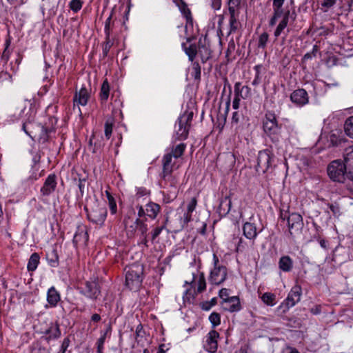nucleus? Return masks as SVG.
<instances>
[{"instance_id":"1","label":"nucleus","mask_w":353,"mask_h":353,"mask_svg":"<svg viewBox=\"0 0 353 353\" xmlns=\"http://www.w3.org/2000/svg\"><path fill=\"white\" fill-rule=\"evenodd\" d=\"M186 148V145L181 143L175 146H173L171 150L165 154L161 159L162 172L160 174V177L162 181L165 183H169L170 186L174 187L177 183L175 176L172 175L174 162L172 161V158L178 159L181 157Z\"/></svg>"},{"instance_id":"2","label":"nucleus","mask_w":353,"mask_h":353,"mask_svg":"<svg viewBox=\"0 0 353 353\" xmlns=\"http://www.w3.org/2000/svg\"><path fill=\"white\" fill-rule=\"evenodd\" d=\"M348 168L341 160L332 161L327 167L329 177L334 181L343 183L345 179L353 181V170L347 172Z\"/></svg>"},{"instance_id":"3","label":"nucleus","mask_w":353,"mask_h":353,"mask_svg":"<svg viewBox=\"0 0 353 353\" xmlns=\"http://www.w3.org/2000/svg\"><path fill=\"white\" fill-rule=\"evenodd\" d=\"M143 266L133 263L125 268V285L131 290H137L142 283Z\"/></svg>"},{"instance_id":"4","label":"nucleus","mask_w":353,"mask_h":353,"mask_svg":"<svg viewBox=\"0 0 353 353\" xmlns=\"http://www.w3.org/2000/svg\"><path fill=\"white\" fill-rule=\"evenodd\" d=\"M264 132L274 143L278 142L280 138L281 125L278 124L276 117L273 112L268 111L263 121Z\"/></svg>"},{"instance_id":"5","label":"nucleus","mask_w":353,"mask_h":353,"mask_svg":"<svg viewBox=\"0 0 353 353\" xmlns=\"http://www.w3.org/2000/svg\"><path fill=\"white\" fill-rule=\"evenodd\" d=\"M213 268L210 270L209 276V282L212 285H221L227 279L228 269L222 265L218 256L214 253L212 256Z\"/></svg>"},{"instance_id":"6","label":"nucleus","mask_w":353,"mask_h":353,"mask_svg":"<svg viewBox=\"0 0 353 353\" xmlns=\"http://www.w3.org/2000/svg\"><path fill=\"white\" fill-rule=\"evenodd\" d=\"M192 118V112H185L179 117L175 124L176 139L177 140H185L188 138Z\"/></svg>"},{"instance_id":"7","label":"nucleus","mask_w":353,"mask_h":353,"mask_svg":"<svg viewBox=\"0 0 353 353\" xmlns=\"http://www.w3.org/2000/svg\"><path fill=\"white\" fill-rule=\"evenodd\" d=\"M84 210L87 212V216L90 221L99 225H103L108 212L106 208L101 205L97 200L93 203V205L90 209L85 206Z\"/></svg>"},{"instance_id":"8","label":"nucleus","mask_w":353,"mask_h":353,"mask_svg":"<svg viewBox=\"0 0 353 353\" xmlns=\"http://www.w3.org/2000/svg\"><path fill=\"white\" fill-rule=\"evenodd\" d=\"M273 157L268 150H261L257 157L256 171L265 173L271 168Z\"/></svg>"},{"instance_id":"9","label":"nucleus","mask_w":353,"mask_h":353,"mask_svg":"<svg viewBox=\"0 0 353 353\" xmlns=\"http://www.w3.org/2000/svg\"><path fill=\"white\" fill-rule=\"evenodd\" d=\"M141 219L135 216L133 209L129 210L123 218V223L128 236H133L137 229V225Z\"/></svg>"},{"instance_id":"10","label":"nucleus","mask_w":353,"mask_h":353,"mask_svg":"<svg viewBox=\"0 0 353 353\" xmlns=\"http://www.w3.org/2000/svg\"><path fill=\"white\" fill-rule=\"evenodd\" d=\"M301 296V289L299 286H294L289 292L287 298L282 303L281 307H284L283 312L288 310L300 301Z\"/></svg>"},{"instance_id":"11","label":"nucleus","mask_w":353,"mask_h":353,"mask_svg":"<svg viewBox=\"0 0 353 353\" xmlns=\"http://www.w3.org/2000/svg\"><path fill=\"white\" fill-rule=\"evenodd\" d=\"M90 97V94L85 87H82L79 91L76 92L73 99V110L75 111L77 110L78 112L81 114L79 105H86Z\"/></svg>"},{"instance_id":"12","label":"nucleus","mask_w":353,"mask_h":353,"mask_svg":"<svg viewBox=\"0 0 353 353\" xmlns=\"http://www.w3.org/2000/svg\"><path fill=\"white\" fill-rule=\"evenodd\" d=\"M57 185V176L54 174H49L40 189L41 196L43 198L50 196L55 191Z\"/></svg>"},{"instance_id":"13","label":"nucleus","mask_w":353,"mask_h":353,"mask_svg":"<svg viewBox=\"0 0 353 353\" xmlns=\"http://www.w3.org/2000/svg\"><path fill=\"white\" fill-rule=\"evenodd\" d=\"M197 53L201 61L205 63L212 57V50L209 41L206 37L200 38L198 41Z\"/></svg>"},{"instance_id":"14","label":"nucleus","mask_w":353,"mask_h":353,"mask_svg":"<svg viewBox=\"0 0 353 353\" xmlns=\"http://www.w3.org/2000/svg\"><path fill=\"white\" fill-rule=\"evenodd\" d=\"M290 100L296 106L302 107L309 103L308 94L304 89H297L290 94Z\"/></svg>"},{"instance_id":"15","label":"nucleus","mask_w":353,"mask_h":353,"mask_svg":"<svg viewBox=\"0 0 353 353\" xmlns=\"http://www.w3.org/2000/svg\"><path fill=\"white\" fill-rule=\"evenodd\" d=\"M82 293L86 297L96 300L99 296L101 290L97 283L94 281H86L85 284V289Z\"/></svg>"},{"instance_id":"16","label":"nucleus","mask_w":353,"mask_h":353,"mask_svg":"<svg viewBox=\"0 0 353 353\" xmlns=\"http://www.w3.org/2000/svg\"><path fill=\"white\" fill-rule=\"evenodd\" d=\"M289 232L292 235L294 232L299 231L303 226V218L298 213H292L288 216Z\"/></svg>"},{"instance_id":"17","label":"nucleus","mask_w":353,"mask_h":353,"mask_svg":"<svg viewBox=\"0 0 353 353\" xmlns=\"http://www.w3.org/2000/svg\"><path fill=\"white\" fill-rule=\"evenodd\" d=\"M219 334L216 330H211L206 336L205 348L207 351L214 353L217 350L218 343L217 339Z\"/></svg>"},{"instance_id":"18","label":"nucleus","mask_w":353,"mask_h":353,"mask_svg":"<svg viewBox=\"0 0 353 353\" xmlns=\"http://www.w3.org/2000/svg\"><path fill=\"white\" fill-rule=\"evenodd\" d=\"M222 307L225 310L230 312H238L241 308L239 299L236 296H231L227 301H223Z\"/></svg>"},{"instance_id":"19","label":"nucleus","mask_w":353,"mask_h":353,"mask_svg":"<svg viewBox=\"0 0 353 353\" xmlns=\"http://www.w3.org/2000/svg\"><path fill=\"white\" fill-rule=\"evenodd\" d=\"M243 234L245 238L251 240L254 243V240L258 235L256 225L253 223L245 222L243 226Z\"/></svg>"},{"instance_id":"20","label":"nucleus","mask_w":353,"mask_h":353,"mask_svg":"<svg viewBox=\"0 0 353 353\" xmlns=\"http://www.w3.org/2000/svg\"><path fill=\"white\" fill-rule=\"evenodd\" d=\"M43 333L46 335V339L47 341L57 339L61 336V331L59 325L53 323H51L49 325V327L46 329Z\"/></svg>"},{"instance_id":"21","label":"nucleus","mask_w":353,"mask_h":353,"mask_svg":"<svg viewBox=\"0 0 353 353\" xmlns=\"http://www.w3.org/2000/svg\"><path fill=\"white\" fill-rule=\"evenodd\" d=\"M61 300L59 292L54 286L50 288L47 292V301L50 307H54Z\"/></svg>"},{"instance_id":"22","label":"nucleus","mask_w":353,"mask_h":353,"mask_svg":"<svg viewBox=\"0 0 353 353\" xmlns=\"http://www.w3.org/2000/svg\"><path fill=\"white\" fill-rule=\"evenodd\" d=\"M160 210V205L154 202H149L145 205L146 215L152 219H156Z\"/></svg>"},{"instance_id":"23","label":"nucleus","mask_w":353,"mask_h":353,"mask_svg":"<svg viewBox=\"0 0 353 353\" xmlns=\"http://www.w3.org/2000/svg\"><path fill=\"white\" fill-rule=\"evenodd\" d=\"M293 267V261L288 256H281L279 261V268L281 270L288 272H290Z\"/></svg>"},{"instance_id":"24","label":"nucleus","mask_w":353,"mask_h":353,"mask_svg":"<svg viewBox=\"0 0 353 353\" xmlns=\"http://www.w3.org/2000/svg\"><path fill=\"white\" fill-rule=\"evenodd\" d=\"M181 12L186 19L185 31L186 34L189 35V32L190 31V29H192V28H193V20H192V17L191 16V12L190 10V9L188 8H187L186 6H184L181 8Z\"/></svg>"},{"instance_id":"25","label":"nucleus","mask_w":353,"mask_h":353,"mask_svg":"<svg viewBox=\"0 0 353 353\" xmlns=\"http://www.w3.org/2000/svg\"><path fill=\"white\" fill-rule=\"evenodd\" d=\"M244 119L243 115L238 111H235L232 114L231 125L234 128L236 132L241 130V123Z\"/></svg>"},{"instance_id":"26","label":"nucleus","mask_w":353,"mask_h":353,"mask_svg":"<svg viewBox=\"0 0 353 353\" xmlns=\"http://www.w3.org/2000/svg\"><path fill=\"white\" fill-rule=\"evenodd\" d=\"M348 169L353 170V146L345 149L344 152V162Z\"/></svg>"},{"instance_id":"27","label":"nucleus","mask_w":353,"mask_h":353,"mask_svg":"<svg viewBox=\"0 0 353 353\" xmlns=\"http://www.w3.org/2000/svg\"><path fill=\"white\" fill-rule=\"evenodd\" d=\"M197 48L196 45L191 44L188 47L185 43H182V48L188 55L190 61H193L197 54Z\"/></svg>"},{"instance_id":"28","label":"nucleus","mask_w":353,"mask_h":353,"mask_svg":"<svg viewBox=\"0 0 353 353\" xmlns=\"http://www.w3.org/2000/svg\"><path fill=\"white\" fill-rule=\"evenodd\" d=\"M39 170L40 166L32 165L27 181L32 183L39 179L42 176L43 172V171L39 172Z\"/></svg>"},{"instance_id":"29","label":"nucleus","mask_w":353,"mask_h":353,"mask_svg":"<svg viewBox=\"0 0 353 353\" xmlns=\"http://www.w3.org/2000/svg\"><path fill=\"white\" fill-rule=\"evenodd\" d=\"M88 239V236L87 232L83 230H79L74 234L72 241L75 245H77L78 243L81 242L85 243Z\"/></svg>"},{"instance_id":"30","label":"nucleus","mask_w":353,"mask_h":353,"mask_svg":"<svg viewBox=\"0 0 353 353\" xmlns=\"http://www.w3.org/2000/svg\"><path fill=\"white\" fill-rule=\"evenodd\" d=\"M39 259L40 257L39 254L36 252L32 254L28 263V270L31 272L34 271L37 268V266L39 263Z\"/></svg>"},{"instance_id":"31","label":"nucleus","mask_w":353,"mask_h":353,"mask_svg":"<svg viewBox=\"0 0 353 353\" xmlns=\"http://www.w3.org/2000/svg\"><path fill=\"white\" fill-rule=\"evenodd\" d=\"M47 260L51 267H57L59 265V256L56 250H52L47 254Z\"/></svg>"},{"instance_id":"32","label":"nucleus","mask_w":353,"mask_h":353,"mask_svg":"<svg viewBox=\"0 0 353 353\" xmlns=\"http://www.w3.org/2000/svg\"><path fill=\"white\" fill-rule=\"evenodd\" d=\"M262 301L267 305L273 306L276 304V296L271 292H265L261 297Z\"/></svg>"},{"instance_id":"33","label":"nucleus","mask_w":353,"mask_h":353,"mask_svg":"<svg viewBox=\"0 0 353 353\" xmlns=\"http://www.w3.org/2000/svg\"><path fill=\"white\" fill-rule=\"evenodd\" d=\"M344 131L347 136L353 139V116L346 119L344 123Z\"/></svg>"},{"instance_id":"34","label":"nucleus","mask_w":353,"mask_h":353,"mask_svg":"<svg viewBox=\"0 0 353 353\" xmlns=\"http://www.w3.org/2000/svg\"><path fill=\"white\" fill-rule=\"evenodd\" d=\"M109 92L110 85L107 79H105L102 83L100 92V97L102 101H106L108 100L109 97Z\"/></svg>"},{"instance_id":"35","label":"nucleus","mask_w":353,"mask_h":353,"mask_svg":"<svg viewBox=\"0 0 353 353\" xmlns=\"http://www.w3.org/2000/svg\"><path fill=\"white\" fill-rule=\"evenodd\" d=\"M232 202L229 196H225L221 199L219 204V209L224 213L228 214L231 209Z\"/></svg>"},{"instance_id":"36","label":"nucleus","mask_w":353,"mask_h":353,"mask_svg":"<svg viewBox=\"0 0 353 353\" xmlns=\"http://www.w3.org/2000/svg\"><path fill=\"white\" fill-rule=\"evenodd\" d=\"M111 327H109L105 332L101 334V336L97 341V353H103V345L106 339V336L110 332Z\"/></svg>"},{"instance_id":"37","label":"nucleus","mask_w":353,"mask_h":353,"mask_svg":"<svg viewBox=\"0 0 353 353\" xmlns=\"http://www.w3.org/2000/svg\"><path fill=\"white\" fill-rule=\"evenodd\" d=\"M241 0H229L228 11L229 14H238Z\"/></svg>"},{"instance_id":"38","label":"nucleus","mask_w":353,"mask_h":353,"mask_svg":"<svg viewBox=\"0 0 353 353\" xmlns=\"http://www.w3.org/2000/svg\"><path fill=\"white\" fill-rule=\"evenodd\" d=\"M105 193H106L107 199L108 201V206H109V208L110 210V213L112 214H114L117 212V206L116 201L109 192L106 191Z\"/></svg>"},{"instance_id":"39","label":"nucleus","mask_w":353,"mask_h":353,"mask_svg":"<svg viewBox=\"0 0 353 353\" xmlns=\"http://www.w3.org/2000/svg\"><path fill=\"white\" fill-rule=\"evenodd\" d=\"M230 31L229 34H232L235 32L239 27V22L237 21V16L238 14H230Z\"/></svg>"},{"instance_id":"40","label":"nucleus","mask_w":353,"mask_h":353,"mask_svg":"<svg viewBox=\"0 0 353 353\" xmlns=\"http://www.w3.org/2000/svg\"><path fill=\"white\" fill-rule=\"evenodd\" d=\"M196 285H197L196 291L198 293H201L202 292H203L205 290L206 282H205V279L203 273H201V274L199 275V279L196 281Z\"/></svg>"},{"instance_id":"41","label":"nucleus","mask_w":353,"mask_h":353,"mask_svg":"<svg viewBox=\"0 0 353 353\" xmlns=\"http://www.w3.org/2000/svg\"><path fill=\"white\" fill-rule=\"evenodd\" d=\"M209 321L213 327L218 326L221 323V316L217 312H212L209 316Z\"/></svg>"},{"instance_id":"42","label":"nucleus","mask_w":353,"mask_h":353,"mask_svg":"<svg viewBox=\"0 0 353 353\" xmlns=\"http://www.w3.org/2000/svg\"><path fill=\"white\" fill-rule=\"evenodd\" d=\"M83 6V1L81 0H72L69 3L70 8L74 12H79Z\"/></svg>"},{"instance_id":"43","label":"nucleus","mask_w":353,"mask_h":353,"mask_svg":"<svg viewBox=\"0 0 353 353\" xmlns=\"http://www.w3.org/2000/svg\"><path fill=\"white\" fill-rule=\"evenodd\" d=\"M10 46V39H7L5 42V49L2 53L1 59L5 62H7L9 59L10 52L8 50L9 46Z\"/></svg>"},{"instance_id":"44","label":"nucleus","mask_w":353,"mask_h":353,"mask_svg":"<svg viewBox=\"0 0 353 353\" xmlns=\"http://www.w3.org/2000/svg\"><path fill=\"white\" fill-rule=\"evenodd\" d=\"M269 35L267 32L262 33L259 38L258 47L265 48L268 41Z\"/></svg>"},{"instance_id":"45","label":"nucleus","mask_w":353,"mask_h":353,"mask_svg":"<svg viewBox=\"0 0 353 353\" xmlns=\"http://www.w3.org/2000/svg\"><path fill=\"white\" fill-rule=\"evenodd\" d=\"M112 14H113V12L112 11L105 23L104 31H105L106 37H110L111 19L112 17Z\"/></svg>"},{"instance_id":"46","label":"nucleus","mask_w":353,"mask_h":353,"mask_svg":"<svg viewBox=\"0 0 353 353\" xmlns=\"http://www.w3.org/2000/svg\"><path fill=\"white\" fill-rule=\"evenodd\" d=\"M234 97L245 99L241 82L234 84Z\"/></svg>"},{"instance_id":"47","label":"nucleus","mask_w":353,"mask_h":353,"mask_svg":"<svg viewBox=\"0 0 353 353\" xmlns=\"http://www.w3.org/2000/svg\"><path fill=\"white\" fill-rule=\"evenodd\" d=\"M216 304V299L212 298L210 301H205L201 303V308L205 311L210 310L214 305Z\"/></svg>"},{"instance_id":"48","label":"nucleus","mask_w":353,"mask_h":353,"mask_svg":"<svg viewBox=\"0 0 353 353\" xmlns=\"http://www.w3.org/2000/svg\"><path fill=\"white\" fill-rule=\"evenodd\" d=\"M142 236H145L148 230V225L144 220L141 219L139 221L137 229Z\"/></svg>"},{"instance_id":"49","label":"nucleus","mask_w":353,"mask_h":353,"mask_svg":"<svg viewBox=\"0 0 353 353\" xmlns=\"http://www.w3.org/2000/svg\"><path fill=\"white\" fill-rule=\"evenodd\" d=\"M112 45L113 42L111 41L110 38L105 37V43L103 46V54L104 57L108 55V53Z\"/></svg>"},{"instance_id":"50","label":"nucleus","mask_w":353,"mask_h":353,"mask_svg":"<svg viewBox=\"0 0 353 353\" xmlns=\"http://www.w3.org/2000/svg\"><path fill=\"white\" fill-rule=\"evenodd\" d=\"M32 165H37V166H40L39 165V162H40V160H41V154L39 153V152L38 151H35V152H32Z\"/></svg>"},{"instance_id":"51","label":"nucleus","mask_w":353,"mask_h":353,"mask_svg":"<svg viewBox=\"0 0 353 353\" xmlns=\"http://www.w3.org/2000/svg\"><path fill=\"white\" fill-rule=\"evenodd\" d=\"M112 132V123L107 121L105 123V135L107 139H110Z\"/></svg>"},{"instance_id":"52","label":"nucleus","mask_w":353,"mask_h":353,"mask_svg":"<svg viewBox=\"0 0 353 353\" xmlns=\"http://www.w3.org/2000/svg\"><path fill=\"white\" fill-rule=\"evenodd\" d=\"M163 230H165V225H161V227H157L154 228L152 232V241H154L159 236Z\"/></svg>"},{"instance_id":"53","label":"nucleus","mask_w":353,"mask_h":353,"mask_svg":"<svg viewBox=\"0 0 353 353\" xmlns=\"http://www.w3.org/2000/svg\"><path fill=\"white\" fill-rule=\"evenodd\" d=\"M196 204H197V200H196V197L192 198L191 201H190V203L188 205V208H187L188 212L192 213L195 210Z\"/></svg>"},{"instance_id":"54","label":"nucleus","mask_w":353,"mask_h":353,"mask_svg":"<svg viewBox=\"0 0 353 353\" xmlns=\"http://www.w3.org/2000/svg\"><path fill=\"white\" fill-rule=\"evenodd\" d=\"M228 291L229 290L226 288H222L219 291V294L220 298L223 299V301H227L228 299H229L230 298V297H229Z\"/></svg>"},{"instance_id":"55","label":"nucleus","mask_w":353,"mask_h":353,"mask_svg":"<svg viewBox=\"0 0 353 353\" xmlns=\"http://www.w3.org/2000/svg\"><path fill=\"white\" fill-rule=\"evenodd\" d=\"M336 1L337 0H324L321 3V6L323 8H325L326 9H329L336 3Z\"/></svg>"},{"instance_id":"56","label":"nucleus","mask_w":353,"mask_h":353,"mask_svg":"<svg viewBox=\"0 0 353 353\" xmlns=\"http://www.w3.org/2000/svg\"><path fill=\"white\" fill-rule=\"evenodd\" d=\"M329 208L332 212L334 215L338 216L340 214L339 206L336 204H328Z\"/></svg>"},{"instance_id":"57","label":"nucleus","mask_w":353,"mask_h":353,"mask_svg":"<svg viewBox=\"0 0 353 353\" xmlns=\"http://www.w3.org/2000/svg\"><path fill=\"white\" fill-rule=\"evenodd\" d=\"M135 334L137 337H143L145 332L141 324H139L137 326Z\"/></svg>"},{"instance_id":"58","label":"nucleus","mask_w":353,"mask_h":353,"mask_svg":"<svg viewBox=\"0 0 353 353\" xmlns=\"http://www.w3.org/2000/svg\"><path fill=\"white\" fill-rule=\"evenodd\" d=\"M273 16L276 18H279L283 14L282 7H275L273 6Z\"/></svg>"},{"instance_id":"59","label":"nucleus","mask_w":353,"mask_h":353,"mask_svg":"<svg viewBox=\"0 0 353 353\" xmlns=\"http://www.w3.org/2000/svg\"><path fill=\"white\" fill-rule=\"evenodd\" d=\"M290 14V12L289 10L285 12L283 14L282 20L280 21L279 23L283 24V26L287 27L288 21H289Z\"/></svg>"},{"instance_id":"60","label":"nucleus","mask_w":353,"mask_h":353,"mask_svg":"<svg viewBox=\"0 0 353 353\" xmlns=\"http://www.w3.org/2000/svg\"><path fill=\"white\" fill-rule=\"evenodd\" d=\"M286 28V26H283V24L279 23L278 26L276 27L274 34L275 37H278L281 35L283 30Z\"/></svg>"},{"instance_id":"61","label":"nucleus","mask_w":353,"mask_h":353,"mask_svg":"<svg viewBox=\"0 0 353 353\" xmlns=\"http://www.w3.org/2000/svg\"><path fill=\"white\" fill-rule=\"evenodd\" d=\"M69 343H70V340L68 339H64L62 342L61 346V350H60L61 352H59V353H65L67 348L69 346Z\"/></svg>"},{"instance_id":"62","label":"nucleus","mask_w":353,"mask_h":353,"mask_svg":"<svg viewBox=\"0 0 353 353\" xmlns=\"http://www.w3.org/2000/svg\"><path fill=\"white\" fill-rule=\"evenodd\" d=\"M235 45L233 41H231L228 43V47L226 50V57H229V56L231 54V53L234 50Z\"/></svg>"},{"instance_id":"63","label":"nucleus","mask_w":353,"mask_h":353,"mask_svg":"<svg viewBox=\"0 0 353 353\" xmlns=\"http://www.w3.org/2000/svg\"><path fill=\"white\" fill-rule=\"evenodd\" d=\"M281 353H300L296 348L290 347V346H286L284 347L282 350Z\"/></svg>"},{"instance_id":"64","label":"nucleus","mask_w":353,"mask_h":353,"mask_svg":"<svg viewBox=\"0 0 353 353\" xmlns=\"http://www.w3.org/2000/svg\"><path fill=\"white\" fill-rule=\"evenodd\" d=\"M212 8L215 10H219L221 6V0H212Z\"/></svg>"}]
</instances>
